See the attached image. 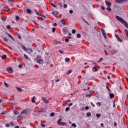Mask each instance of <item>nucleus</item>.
Wrapping results in <instances>:
<instances>
[{
    "instance_id": "obj_14",
    "label": "nucleus",
    "mask_w": 128,
    "mask_h": 128,
    "mask_svg": "<svg viewBox=\"0 0 128 128\" xmlns=\"http://www.w3.org/2000/svg\"><path fill=\"white\" fill-rule=\"evenodd\" d=\"M38 112H44V108H41L39 110H38Z\"/></svg>"
},
{
    "instance_id": "obj_40",
    "label": "nucleus",
    "mask_w": 128,
    "mask_h": 128,
    "mask_svg": "<svg viewBox=\"0 0 128 128\" xmlns=\"http://www.w3.org/2000/svg\"><path fill=\"white\" fill-rule=\"evenodd\" d=\"M76 32V30H72V34H74Z\"/></svg>"
},
{
    "instance_id": "obj_48",
    "label": "nucleus",
    "mask_w": 128,
    "mask_h": 128,
    "mask_svg": "<svg viewBox=\"0 0 128 128\" xmlns=\"http://www.w3.org/2000/svg\"><path fill=\"white\" fill-rule=\"evenodd\" d=\"M52 32H56V28H53L52 29Z\"/></svg>"
},
{
    "instance_id": "obj_12",
    "label": "nucleus",
    "mask_w": 128,
    "mask_h": 128,
    "mask_svg": "<svg viewBox=\"0 0 128 128\" xmlns=\"http://www.w3.org/2000/svg\"><path fill=\"white\" fill-rule=\"evenodd\" d=\"M6 34H8V36L9 38H12V40H14V38H12V35H10V34L8 33L7 32H6Z\"/></svg>"
},
{
    "instance_id": "obj_10",
    "label": "nucleus",
    "mask_w": 128,
    "mask_h": 128,
    "mask_svg": "<svg viewBox=\"0 0 128 128\" xmlns=\"http://www.w3.org/2000/svg\"><path fill=\"white\" fill-rule=\"evenodd\" d=\"M115 36L117 38V40H118V42H122V40L120 38V36H118V34H116Z\"/></svg>"
},
{
    "instance_id": "obj_27",
    "label": "nucleus",
    "mask_w": 128,
    "mask_h": 128,
    "mask_svg": "<svg viewBox=\"0 0 128 128\" xmlns=\"http://www.w3.org/2000/svg\"><path fill=\"white\" fill-rule=\"evenodd\" d=\"M14 114H18V111L14 110Z\"/></svg>"
},
{
    "instance_id": "obj_52",
    "label": "nucleus",
    "mask_w": 128,
    "mask_h": 128,
    "mask_svg": "<svg viewBox=\"0 0 128 128\" xmlns=\"http://www.w3.org/2000/svg\"><path fill=\"white\" fill-rule=\"evenodd\" d=\"M6 28H8V30H10V25H8L6 26Z\"/></svg>"
},
{
    "instance_id": "obj_9",
    "label": "nucleus",
    "mask_w": 128,
    "mask_h": 128,
    "mask_svg": "<svg viewBox=\"0 0 128 128\" xmlns=\"http://www.w3.org/2000/svg\"><path fill=\"white\" fill-rule=\"evenodd\" d=\"M116 2H118V4H122L124 2H128V0H116Z\"/></svg>"
},
{
    "instance_id": "obj_8",
    "label": "nucleus",
    "mask_w": 128,
    "mask_h": 128,
    "mask_svg": "<svg viewBox=\"0 0 128 128\" xmlns=\"http://www.w3.org/2000/svg\"><path fill=\"white\" fill-rule=\"evenodd\" d=\"M7 72H8L9 74H12V67H9L7 68Z\"/></svg>"
},
{
    "instance_id": "obj_18",
    "label": "nucleus",
    "mask_w": 128,
    "mask_h": 128,
    "mask_svg": "<svg viewBox=\"0 0 128 128\" xmlns=\"http://www.w3.org/2000/svg\"><path fill=\"white\" fill-rule=\"evenodd\" d=\"M22 48H23L24 50H25V52H28V49H26V46L24 45H22Z\"/></svg>"
},
{
    "instance_id": "obj_51",
    "label": "nucleus",
    "mask_w": 128,
    "mask_h": 128,
    "mask_svg": "<svg viewBox=\"0 0 128 128\" xmlns=\"http://www.w3.org/2000/svg\"><path fill=\"white\" fill-rule=\"evenodd\" d=\"M87 116H92V114L90 112H88L87 113Z\"/></svg>"
},
{
    "instance_id": "obj_4",
    "label": "nucleus",
    "mask_w": 128,
    "mask_h": 128,
    "mask_svg": "<svg viewBox=\"0 0 128 128\" xmlns=\"http://www.w3.org/2000/svg\"><path fill=\"white\" fill-rule=\"evenodd\" d=\"M29 112H30V110L25 109L21 112V114H28Z\"/></svg>"
},
{
    "instance_id": "obj_58",
    "label": "nucleus",
    "mask_w": 128,
    "mask_h": 128,
    "mask_svg": "<svg viewBox=\"0 0 128 128\" xmlns=\"http://www.w3.org/2000/svg\"><path fill=\"white\" fill-rule=\"evenodd\" d=\"M103 58H100V60L98 61V62H102V60Z\"/></svg>"
},
{
    "instance_id": "obj_2",
    "label": "nucleus",
    "mask_w": 128,
    "mask_h": 128,
    "mask_svg": "<svg viewBox=\"0 0 128 128\" xmlns=\"http://www.w3.org/2000/svg\"><path fill=\"white\" fill-rule=\"evenodd\" d=\"M36 62H38V64H42V62H44V60L38 58V57H36Z\"/></svg>"
},
{
    "instance_id": "obj_59",
    "label": "nucleus",
    "mask_w": 128,
    "mask_h": 128,
    "mask_svg": "<svg viewBox=\"0 0 128 128\" xmlns=\"http://www.w3.org/2000/svg\"><path fill=\"white\" fill-rule=\"evenodd\" d=\"M18 68H22V64H19Z\"/></svg>"
},
{
    "instance_id": "obj_16",
    "label": "nucleus",
    "mask_w": 128,
    "mask_h": 128,
    "mask_svg": "<svg viewBox=\"0 0 128 128\" xmlns=\"http://www.w3.org/2000/svg\"><path fill=\"white\" fill-rule=\"evenodd\" d=\"M52 14L54 16H58V12L57 10H55L52 12Z\"/></svg>"
},
{
    "instance_id": "obj_39",
    "label": "nucleus",
    "mask_w": 128,
    "mask_h": 128,
    "mask_svg": "<svg viewBox=\"0 0 128 128\" xmlns=\"http://www.w3.org/2000/svg\"><path fill=\"white\" fill-rule=\"evenodd\" d=\"M100 114H97L96 115V116L97 118H100Z\"/></svg>"
},
{
    "instance_id": "obj_60",
    "label": "nucleus",
    "mask_w": 128,
    "mask_h": 128,
    "mask_svg": "<svg viewBox=\"0 0 128 128\" xmlns=\"http://www.w3.org/2000/svg\"><path fill=\"white\" fill-rule=\"evenodd\" d=\"M69 12H70V14H72V12H74V11H73L72 10H70L69 11Z\"/></svg>"
},
{
    "instance_id": "obj_33",
    "label": "nucleus",
    "mask_w": 128,
    "mask_h": 128,
    "mask_svg": "<svg viewBox=\"0 0 128 128\" xmlns=\"http://www.w3.org/2000/svg\"><path fill=\"white\" fill-rule=\"evenodd\" d=\"M50 116H55V114H54V112H52L50 114Z\"/></svg>"
},
{
    "instance_id": "obj_44",
    "label": "nucleus",
    "mask_w": 128,
    "mask_h": 128,
    "mask_svg": "<svg viewBox=\"0 0 128 128\" xmlns=\"http://www.w3.org/2000/svg\"><path fill=\"white\" fill-rule=\"evenodd\" d=\"M24 58H25L26 60H28V56L26 54H24Z\"/></svg>"
},
{
    "instance_id": "obj_5",
    "label": "nucleus",
    "mask_w": 128,
    "mask_h": 128,
    "mask_svg": "<svg viewBox=\"0 0 128 128\" xmlns=\"http://www.w3.org/2000/svg\"><path fill=\"white\" fill-rule=\"evenodd\" d=\"M116 18L118 20H119L120 22H124V20L122 19L121 17L119 16H116Z\"/></svg>"
},
{
    "instance_id": "obj_46",
    "label": "nucleus",
    "mask_w": 128,
    "mask_h": 128,
    "mask_svg": "<svg viewBox=\"0 0 128 128\" xmlns=\"http://www.w3.org/2000/svg\"><path fill=\"white\" fill-rule=\"evenodd\" d=\"M68 110H70V107H67V108H66V112H68Z\"/></svg>"
},
{
    "instance_id": "obj_62",
    "label": "nucleus",
    "mask_w": 128,
    "mask_h": 128,
    "mask_svg": "<svg viewBox=\"0 0 128 128\" xmlns=\"http://www.w3.org/2000/svg\"><path fill=\"white\" fill-rule=\"evenodd\" d=\"M117 124H116V122H114V126H116Z\"/></svg>"
},
{
    "instance_id": "obj_63",
    "label": "nucleus",
    "mask_w": 128,
    "mask_h": 128,
    "mask_svg": "<svg viewBox=\"0 0 128 128\" xmlns=\"http://www.w3.org/2000/svg\"><path fill=\"white\" fill-rule=\"evenodd\" d=\"M58 26V24H56V23H54V26Z\"/></svg>"
},
{
    "instance_id": "obj_6",
    "label": "nucleus",
    "mask_w": 128,
    "mask_h": 128,
    "mask_svg": "<svg viewBox=\"0 0 128 128\" xmlns=\"http://www.w3.org/2000/svg\"><path fill=\"white\" fill-rule=\"evenodd\" d=\"M62 118H60L58 121V124H59V126H61L62 125V126H66V122H62Z\"/></svg>"
},
{
    "instance_id": "obj_50",
    "label": "nucleus",
    "mask_w": 128,
    "mask_h": 128,
    "mask_svg": "<svg viewBox=\"0 0 128 128\" xmlns=\"http://www.w3.org/2000/svg\"><path fill=\"white\" fill-rule=\"evenodd\" d=\"M41 126L42 128H46V124H41Z\"/></svg>"
},
{
    "instance_id": "obj_13",
    "label": "nucleus",
    "mask_w": 128,
    "mask_h": 128,
    "mask_svg": "<svg viewBox=\"0 0 128 128\" xmlns=\"http://www.w3.org/2000/svg\"><path fill=\"white\" fill-rule=\"evenodd\" d=\"M106 5L108 6H112V4L110 2L106 1Z\"/></svg>"
},
{
    "instance_id": "obj_7",
    "label": "nucleus",
    "mask_w": 128,
    "mask_h": 128,
    "mask_svg": "<svg viewBox=\"0 0 128 128\" xmlns=\"http://www.w3.org/2000/svg\"><path fill=\"white\" fill-rule=\"evenodd\" d=\"M101 30L102 32V34H103L104 38H106V34L103 28H101Z\"/></svg>"
},
{
    "instance_id": "obj_54",
    "label": "nucleus",
    "mask_w": 128,
    "mask_h": 128,
    "mask_svg": "<svg viewBox=\"0 0 128 128\" xmlns=\"http://www.w3.org/2000/svg\"><path fill=\"white\" fill-rule=\"evenodd\" d=\"M88 108H90V107H88V106H86L85 108V110H88Z\"/></svg>"
},
{
    "instance_id": "obj_38",
    "label": "nucleus",
    "mask_w": 128,
    "mask_h": 128,
    "mask_svg": "<svg viewBox=\"0 0 128 128\" xmlns=\"http://www.w3.org/2000/svg\"><path fill=\"white\" fill-rule=\"evenodd\" d=\"M50 4L53 6V8H56V6L54 5L53 3H50Z\"/></svg>"
},
{
    "instance_id": "obj_3",
    "label": "nucleus",
    "mask_w": 128,
    "mask_h": 128,
    "mask_svg": "<svg viewBox=\"0 0 128 128\" xmlns=\"http://www.w3.org/2000/svg\"><path fill=\"white\" fill-rule=\"evenodd\" d=\"M42 100L43 102H44V104H49L50 103V101L48 99H46V98L45 97H42Z\"/></svg>"
},
{
    "instance_id": "obj_21",
    "label": "nucleus",
    "mask_w": 128,
    "mask_h": 128,
    "mask_svg": "<svg viewBox=\"0 0 128 128\" xmlns=\"http://www.w3.org/2000/svg\"><path fill=\"white\" fill-rule=\"evenodd\" d=\"M34 56H38V50H34Z\"/></svg>"
},
{
    "instance_id": "obj_17",
    "label": "nucleus",
    "mask_w": 128,
    "mask_h": 128,
    "mask_svg": "<svg viewBox=\"0 0 128 128\" xmlns=\"http://www.w3.org/2000/svg\"><path fill=\"white\" fill-rule=\"evenodd\" d=\"M110 98H114V94L112 93H110Z\"/></svg>"
},
{
    "instance_id": "obj_45",
    "label": "nucleus",
    "mask_w": 128,
    "mask_h": 128,
    "mask_svg": "<svg viewBox=\"0 0 128 128\" xmlns=\"http://www.w3.org/2000/svg\"><path fill=\"white\" fill-rule=\"evenodd\" d=\"M6 114V111H4L2 112L1 114Z\"/></svg>"
},
{
    "instance_id": "obj_24",
    "label": "nucleus",
    "mask_w": 128,
    "mask_h": 128,
    "mask_svg": "<svg viewBox=\"0 0 128 128\" xmlns=\"http://www.w3.org/2000/svg\"><path fill=\"white\" fill-rule=\"evenodd\" d=\"M61 22L63 24H66V22L64 21V19H61Z\"/></svg>"
},
{
    "instance_id": "obj_49",
    "label": "nucleus",
    "mask_w": 128,
    "mask_h": 128,
    "mask_svg": "<svg viewBox=\"0 0 128 128\" xmlns=\"http://www.w3.org/2000/svg\"><path fill=\"white\" fill-rule=\"evenodd\" d=\"M65 42H70V40L68 39V38H66V39L65 40Z\"/></svg>"
},
{
    "instance_id": "obj_28",
    "label": "nucleus",
    "mask_w": 128,
    "mask_h": 128,
    "mask_svg": "<svg viewBox=\"0 0 128 128\" xmlns=\"http://www.w3.org/2000/svg\"><path fill=\"white\" fill-rule=\"evenodd\" d=\"M65 60H66V62H70V60L69 58H66Z\"/></svg>"
},
{
    "instance_id": "obj_57",
    "label": "nucleus",
    "mask_w": 128,
    "mask_h": 128,
    "mask_svg": "<svg viewBox=\"0 0 128 128\" xmlns=\"http://www.w3.org/2000/svg\"><path fill=\"white\" fill-rule=\"evenodd\" d=\"M58 4H59L60 8H62V4L59 3Z\"/></svg>"
},
{
    "instance_id": "obj_64",
    "label": "nucleus",
    "mask_w": 128,
    "mask_h": 128,
    "mask_svg": "<svg viewBox=\"0 0 128 128\" xmlns=\"http://www.w3.org/2000/svg\"><path fill=\"white\" fill-rule=\"evenodd\" d=\"M101 8L104 10V6H101Z\"/></svg>"
},
{
    "instance_id": "obj_41",
    "label": "nucleus",
    "mask_w": 128,
    "mask_h": 128,
    "mask_svg": "<svg viewBox=\"0 0 128 128\" xmlns=\"http://www.w3.org/2000/svg\"><path fill=\"white\" fill-rule=\"evenodd\" d=\"M10 125L11 126H14V124L12 123V122H10Z\"/></svg>"
},
{
    "instance_id": "obj_43",
    "label": "nucleus",
    "mask_w": 128,
    "mask_h": 128,
    "mask_svg": "<svg viewBox=\"0 0 128 128\" xmlns=\"http://www.w3.org/2000/svg\"><path fill=\"white\" fill-rule=\"evenodd\" d=\"M10 8H6V10H5V12H10Z\"/></svg>"
},
{
    "instance_id": "obj_30",
    "label": "nucleus",
    "mask_w": 128,
    "mask_h": 128,
    "mask_svg": "<svg viewBox=\"0 0 128 128\" xmlns=\"http://www.w3.org/2000/svg\"><path fill=\"white\" fill-rule=\"evenodd\" d=\"M110 6H108V8H107V10H108L109 12H110L112 10V8H110Z\"/></svg>"
},
{
    "instance_id": "obj_1",
    "label": "nucleus",
    "mask_w": 128,
    "mask_h": 128,
    "mask_svg": "<svg viewBox=\"0 0 128 128\" xmlns=\"http://www.w3.org/2000/svg\"><path fill=\"white\" fill-rule=\"evenodd\" d=\"M34 12H36V14H37V16H42V18H46L43 14H40V11L36 10V9H34Z\"/></svg>"
},
{
    "instance_id": "obj_56",
    "label": "nucleus",
    "mask_w": 128,
    "mask_h": 128,
    "mask_svg": "<svg viewBox=\"0 0 128 128\" xmlns=\"http://www.w3.org/2000/svg\"><path fill=\"white\" fill-rule=\"evenodd\" d=\"M58 52H60V54H64V52H62V50H59Z\"/></svg>"
},
{
    "instance_id": "obj_42",
    "label": "nucleus",
    "mask_w": 128,
    "mask_h": 128,
    "mask_svg": "<svg viewBox=\"0 0 128 128\" xmlns=\"http://www.w3.org/2000/svg\"><path fill=\"white\" fill-rule=\"evenodd\" d=\"M86 98H88H88H90L92 96V94H86Z\"/></svg>"
},
{
    "instance_id": "obj_25",
    "label": "nucleus",
    "mask_w": 128,
    "mask_h": 128,
    "mask_svg": "<svg viewBox=\"0 0 128 128\" xmlns=\"http://www.w3.org/2000/svg\"><path fill=\"white\" fill-rule=\"evenodd\" d=\"M92 70L93 72H98V68H96V67H93Z\"/></svg>"
},
{
    "instance_id": "obj_31",
    "label": "nucleus",
    "mask_w": 128,
    "mask_h": 128,
    "mask_svg": "<svg viewBox=\"0 0 128 128\" xmlns=\"http://www.w3.org/2000/svg\"><path fill=\"white\" fill-rule=\"evenodd\" d=\"M17 118H19V120H22V118H24V117H22V116H18L17 117Z\"/></svg>"
},
{
    "instance_id": "obj_23",
    "label": "nucleus",
    "mask_w": 128,
    "mask_h": 128,
    "mask_svg": "<svg viewBox=\"0 0 128 128\" xmlns=\"http://www.w3.org/2000/svg\"><path fill=\"white\" fill-rule=\"evenodd\" d=\"M26 12H28V14H32V11L30 9H26Z\"/></svg>"
},
{
    "instance_id": "obj_34",
    "label": "nucleus",
    "mask_w": 128,
    "mask_h": 128,
    "mask_svg": "<svg viewBox=\"0 0 128 128\" xmlns=\"http://www.w3.org/2000/svg\"><path fill=\"white\" fill-rule=\"evenodd\" d=\"M72 126H74V128H76V124L73 123V124H72Z\"/></svg>"
},
{
    "instance_id": "obj_53",
    "label": "nucleus",
    "mask_w": 128,
    "mask_h": 128,
    "mask_svg": "<svg viewBox=\"0 0 128 128\" xmlns=\"http://www.w3.org/2000/svg\"><path fill=\"white\" fill-rule=\"evenodd\" d=\"M8 104H12V106H16V104L12 102H8Z\"/></svg>"
},
{
    "instance_id": "obj_36",
    "label": "nucleus",
    "mask_w": 128,
    "mask_h": 128,
    "mask_svg": "<svg viewBox=\"0 0 128 128\" xmlns=\"http://www.w3.org/2000/svg\"><path fill=\"white\" fill-rule=\"evenodd\" d=\"M16 20H20V16H16Z\"/></svg>"
},
{
    "instance_id": "obj_37",
    "label": "nucleus",
    "mask_w": 128,
    "mask_h": 128,
    "mask_svg": "<svg viewBox=\"0 0 128 128\" xmlns=\"http://www.w3.org/2000/svg\"><path fill=\"white\" fill-rule=\"evenodd\" d=\"M82 36H80V34H77V38H80V37H81Z\"/></svg>"
},
{
    "instance_id": "obj_35",
    "label": "nucleus",
    "mask_w": 128,
    "mask_h": 128,
    "mask_svg": "<svg viewBox=\"0 0 128 128\" xmlns=\"http://www.w3.org/2000/svg\"><path fill=\"white\" fill-rule=\"evenodd\" d=\"M4 42H8V38H4Z\"/></svg>"
},
{
    "instance_id": "obj_20",
    "label": "nucleus",
    "mask_w": 128,
    "mask_h": 128,
    "mask_svg": "<svg viewBox=\"0 0 128 128\" xmlns=\"http://www.w3.org/2000/svg\"><path fill=\"white\" fill-rule=\"evenodd\" d=\"M4 84L6 88H8V86H9L8 84H7L6 82H4Z\"/></svg>"
},
{
    "instance_id": "obj_22",
    "label": "nucleus",
    "mask_w": 128,
    "mask_h": 128,
    "mask_svg": "<svg viewBox=\"0 0 128 128\" xmlns=\"http://www.w3.org/2000/svg\"><path fill=\"white\" fill-rule=\"evenodd\" d=\"M56 44L57 46H60V44H62V42L60 41L56 42Z\"/></svg>"
},
{
    "instance_id": "obj_19",
    "label": "nucleus",
    "mask_w": 128,
    "mask_h": 128,
    "mask_svg": "<svg viewBox=\"0 0 128 128\" xmlns=\"http://www.w3.org/2000/svg\"><path fill=\"white\" fill-rule=\"evenodd\" d=\"M16 88L17 90H18L20 92H22V89L21 88H20L18 87H16Z\"/></svg>"
},
{
    "instance_id": "obj_55",
    "label": "nucleus",
    "mask_w": 128,
    "mask_h": 128,
    "mask_svg": "<svg viewBox=\"0 0 128 128\" xmlns=\"http://www.w3.org/2000/svg\"><path fill=\"white\" fill-rule=\"evenodd\" d=\"M6 128H10V124H6Z\"/></svg>"
},
{
    "instance_id": "obj_61",
    "label": "nucleus",
    "mask_w": 128,
    "mask_h": 128,
    "mask_svg": "<svg viewBox=\"0 0 128 128\" xmlns=\"http://www.w3.org/2000/svg\"><path fill=\"white\" fill-rule=\"evenodd\" d=\"M26 2H32V0H26Z\"/></svg>"
},
{
    "instance_id": "obj_29",
    "label": "nucleus",
    "mask_w": 128,
    "mask_h": 128,
    "mask_svg": "<svg viewBox=\"0 0 128 128\" xmlns=\"http://www.w3.org/2000/svg\"><path fill=\"white\" fill-rule=\"evenodd\" d=\"M96 105L98 106H100L102 105V102H97Z\"/></svg>"
},
{
    "instance_id": "obj_47",
    "label": "nucleus",
    "mask_w": 128,
    "mask_h": 128,
    "mask_svg": "<svg viewBox=\"0 0 128 128\" xmlns=\"http://www.w3.org/2000/svg\"><path fill=\"white\" fill-rule=\"evenodd\" d=\"M64 8H68V5H66V4H64Z\"/></svg>"
},
{
    "instance_id": "obj_32",
    "label": "nucleus",
    "mask_w": 128,
    "mask_h": 128,
    "mask_svg": "<svg viewBox=\"0 0 128 128\" xmlns=\"http://www.w3.org/2000/svg\"><path fill=\"white\" fill-rule=\"evenodd\" d=\"M72 72V70H69L67 73V74H71Z\"/></svg>"
},
{
    "instance_id": "obj_11",
    "label": "nucleus",
    "mask_w": 128,
    "mask_h": 128,
    "mask_svg": "<svg viewBox=\"0 0 128 128\" xmlns=\"http://www.w3.org/2000/svg\"><path fill=\"white\" fill-rule=\"evenodd\" d=\"M63 32L65 34H66L68 32V30L66 28H63Z\"/></svg>"
},
{
    "instance_id": "obj_26",
    "label": "nucleus",
    "mask_w": 128,
    "mask_h": 128,
    "mask_svg": "<svg viewBox=\"0 0 128 128\" xmlns=\"http://www.w3.org/2000/svg\"><path fill=\"white\" fill-rule=\"evenodd\" d=\"M6 58V55L4 54V55L2 56V60H4Z\"/></svg>"
},
{
    "instance_id": "obj_15",
    "label": "nucleus",
    "mask_w": 128,
    "mask_h": 128,
    "mask_svg": "<svg viewBox=\"0 0 128 128\" xmlns=\"http://www.w3.org/2000/svg\"><path fill=\"white\" fill-rule=\"evenodd\" d=\"M122 24H124V26L127 28H128V22H126V20H124V22H122Z\"/></svg>"
}]
</instances>
